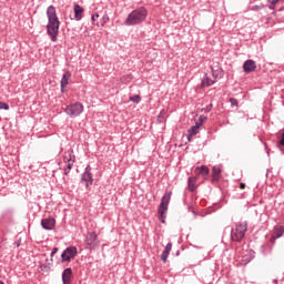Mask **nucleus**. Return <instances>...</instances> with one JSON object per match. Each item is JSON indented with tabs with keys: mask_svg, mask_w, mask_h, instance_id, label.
Returning <instances> with one entry per match:
<instances>
[{
	"mask_svg": "<svg viewBox=\"0 0 284 284\" xmlns=\"http://www.w3.org/2000/svg\"><path fill=\"white\" fill-rule=\"evenodd\" d=\"M61 92H64V89H63V88H61Z\"/></svg>",
	"mask_w": 284,
	"mask_h": 284,
	"instance_id": "nucleus-37",
	"label": "nucleus"
},
{
	"mask_svg": "<svg viewBox=\"0 0 284 284\" xmlns=\"http://www.w3.org/2000/svg\"><path fill=\"white\" fill-rule=\"evenodd\" d=\"M201 130V123L196 122L191 129H189V134L196 136V133Z\"/></svg>",
	"mask_w": 284,
	"mask_h": 284,
	"instance_id": "nucleus-19",
	"label": "nucleus"
},
{
	"mask_svg": "<svg viewBox=\"0 0 284 284\" xmlns=\"http://www.w3.org/2000/svg\"><path fill=\"white\" fill-rule=\"evenodd\" d=\"M170 256V253H165L164 251L162 252L161 255V261H163V263H168V257Z\"/></svg>",
	"mask_w": 284,
	"mask_h": 284,
	"instance_id": "nucleus-24",
	"label": "nucleus"
},
{
	"mask_svg": "<svg viewBox=\"0 0 284 284\" xmlns=\"http://www.w3.org/2000/svg\"><path fill=\"white\" fill-rule=\"evenodd\" d=\"M130 101H132L133 103H141V95L135 94L133 97H130Z\"/></svg>",
	"mask_w": 284,
	"mask_h": 284,
	"instance_id": "nucleus-23",
	"label": "nucleus"
},
{
	"mask_svg": "<svg viewBox=\"0 0 284 284\" xmlns=\"http://www.w3.org/2000/svg\"><path fill=\"white\" fill-rule=\"evenodd\" d=\"M212 172H213V181H219V179H221V168L213 166Z\"/></svg>",
	"mask_w": 284,
	"mask_h": 284,
	"instance_id": "nucleus-18",
	"label": "nucleus"
},
{
	"mask_svg": "<svg viewBox=\"0 0 284 284\" xmlns=\"http://www.w3.org/2000/svg\"><path fill=\"white\" fill-rule=\"evenodd\" d=\"M70 77H72V73H70V71H65L64 74L62 75V79L60 81V87L65 88V85H68V83H70Z\"/></svg>",
	"mask_w": 284,
	"mask_h": 284,
	"instance_id": "nucleus-13",
	"label": "nucleus"
},
{
	"mask_svg": "<svg viewBox=\"0 0 284 284\" xmlns=\"http://www.w3.org/2000/svg\"><path fill=\"white\" fill-rule=\"evenodd\" d=\"M210 110H212V104H210L207 108H206V111L210 112Z\"/></svg>",
	"mask_w": 284,
	"mask_h": 284,
	"instance_id": "nucleus-34",
	"label": "nucleus"
},
{
	"mask_svg": "<svg viewBox=\"0 0 284 284\" xmlns=\"http://www.w3.org/2000/svg\"><path fill=\"white\" fill-rule=\"evenodd\" d=\"M170 199H172V193H165L162 196L160 206H159V214L162 223H165V212H168V206L170 205Z\"/></svg>",
	"mask_w": 284,
	"mask_h": 284,
	"instance_id": "nucleus-4",
	"label": "nucleus"
},
{
	"mask_svg": "<svg viewBox=\"0 0 284 284\" xmlns=\"http://www.w3.org/2000/svg\"><path fill=\"white\" fill-rule=\"evenodd\" d=\"M166 254H170V252H172V243L169 242L163 251Z\"/></svg>",
	"mask_w": 284,
	"mask_h": 284,
	"instance_id": "nucleus-25",
	"label": "nucleus"
},
{
	"mask_svg": "<svg viewBox=\"0 0 284 284\" xmlns=\"http://www.w3.org/2000/svg\"><path fill=\"white\" fill-rule=\"evenodd\" d=\"M230 102L232 105H239V101L234 98H231Z\"/></svg>",
	"mask_w": 284,
	"mask_h": 284,
	"instance_id": "nucleus-27",
	"label": "nucleus"
},
{
	"mask_svg": "<svg viewBox=\"0 0 284 284\" xmlns=\"http://www.w3.org/2000/svg\"><path fill=\"white\" fill-rule=\"evenodd\" d=\"M278 1H281V0H271L270 2L272 3V6H276V3H278Z\"/></svg>",
	"mask_w": 284,
	"mask_h": 284,
	"instance_id": "nucleus-31",
	"label": "nucleus"
},
{
	"mask_svg": "<svg viewBox=\"0 0 284 284\" xmlns=\"http://www.w3.org/2000/svg\"><path fill=\"white\" fill-rule=\"evenodd\" d=\"M57 225V221L52 217H48V219H43L41 221V226L43 227V230H54V226Z\"/></svg>",
	"mask_w": 284,
	"mask_h": 284,
	"instance_id": "nucleus-9",
	"label": "nucleus"
},
{
	"mask_svg": "<svg viewBox=\"0 0 284 284\" xmlns=\"http://www.w3.org/2000/svg\"><path fill=\"white\" fill-rule=\"evenodd\" d=\"M0 284H3V282H2V281H0Z\"/></svg>",
	"mask_w": 284,
	"mask_h": 284,
	"instance_id": "nucleus-38",
	"label": "nucleus"
},
{
	"mask_svg": "<svg viewBox=\"0 0 284 284\" xmlns=\"http://www.w3.org/2000/svg\"><path fill=\"white\" fill-rule=\"evenodd\" d=\"M73 11H74V17L71 19H74V21H81V19H83V12H84L83 7L79 4H74Z\"/></svg>",
	"mask_w": 284,
	"mask_h": 284,
	"instance_id": "nucleus-10",
	"label": "nucleus"
},
{
	"mask_svg": "<svg viewBox=\"0 0 284 284\" xmlns=\"http://www.w3.org/2000/svg\"><path fill=\"white\" fill-rule=\"evenodd\" d=\"M81 182L84 183L87 190L94 183V179L92 178V166L87 165L84 172L81 175Z\"/></svg>",
	"mask_w": 284,
	"mask_h": 284,
	"instance_id": "nucleus-7",
	"label": "nucleus"
},
{
	"mask_svg": "<svg viewBox=\"0 0 284 284\" xmlns=\"http://www.w3.org/2000/svg\"><path fill=\"white\" fill-rule=\"evenodd\" d=\"M187 183L190 192H194L196 190V178H189Z\"/></svg>",
	"mask_w": 284,
	"mask_h": 284,
	"instance_id": "nucleus-17",
	"label": "nucleus"
},
{
	"mask_svg": "<svg viewBox=\"0 0 284 284\" xmlns=\"http://www.w3.org/2000/svg\"><path fill=\"white\" fill-rule=\"evenodd\" d=\"M193 136H194V135H193L192 133H189V134H187V140H189V141H192V138H193Z\"/></svg>",
	"mask_w": 284,
	"mask_h": 284,
	"instance_id": "nucleus-33",
	"label": "nucleus"
},
{
	"mask_svg": "<svg viewBox=\"0 0 284 284\" xmlns=\"http://www.w3.org/2000/svg\"><path fill=\"white\" fill-rule=\"evenodd\" d=\"M280 145H284V133L282 134V139L280 141Z\"/></svg>",
	"mask_w": 284,
	"mask_h": 284,
	"instance_id": "nucleus-32",
	"label": "nucleus"
},
{
	"mask_svg": "<svg viewBox=\"0 0 284 284\" xmlns=\"http://www.w3.org/2000/svg\"><path fill=\"white\" fill-rule=\"evenodd\" d=\"M65 163H67V168L64 169V175L68 176L72 168H74V161L65 162Z\"/></svg>",
	"mask_w": 284,
	"mask_h": 284,
	"instance_id": "nucleus-21",
	"label": "nucleus"
},
{
	"mask_svg": "<svg viewBox=\"0 0 284 284\" xmlns=\"http://www.w3.org/2000/svg\"><path fill=\"white\" fill-rule=\"evenodd\" d=\"M252 10H254L255 12L261 10V6H253Z\"/></svg>",
	"mask_w": 284,
	"mask_h": 284,
	"instance_id": "nucleus-30",
	"label": "nucleus"
},
{
	"mask_svg": "<svg viewBox=\"0 0 284 284\" xmlns=\"http://www.w3.org/2000/svg\"><path fill=\"white\" fill-rule=\"evenodd\" d=\"M65 114L69 116H81L83 113V104L81 102H74L65 108Z\"/></svg>",
	"mask_w": 284,
	"mask_h": 284,
	"instance_id": "nucleus-5",
	"label": "nucleus"
},
{
	"mask_svg": "<svg viewBox=\"0 0 284 284\" xmlns=\"http://www.w3.org/2000/svg\"><path fill=\"white\" fill-rule=\"evenodd\" d=\"M284 234V230H283V226H280L275 230V236L276 239H281V236H283Z\"/></svg>",
	"mask_w": 284,
	"mask_h": 284,
	"instance_id": "nucleus-22",
	"label": "nucleus"
},
{
	"mask_svg": "<svg viewBox=\"0 0 284 284\" xmlns=\"http://www.w3.org/2000/svg\"><path fill=\"white\" fill-rule=\"evenodd\" d=\"M97 233L89 232L85 237L87 245H90L91 247H97V245H99V241H97Z\"/></svg>",
	"mask_w": 284,
	"mask_h": 284,
	"instance_id": "nucleus-8",
	"label": "nucleus"
},
{
	"mask_svg": "<svg viewBox=\"0 0 284 284\" xmlns=\"http://www.w3.org/2000/svg\"><path fill=\"white\" fill-rule=\"evenodd\" d=\"M97 19H99V13H94V14L91 17V21H93V23L97 21Z\"/></svg>",
	"mask_w": 284,
	"mask_h": 284,
	"instance_id": "nucleus-28",
	"label": "nucleus"
},
{
	"mask_svg": "<svg viewBox=\"0 0 284 284\" xmlns=\"http://www.w3.org/2000/svg\"><path fill=\"white\" fill-rule=\"evenodd\" d=\"M200 121H203V115L200 116Z\"/></svg>",
	"mask_w": 284,
	"mask_h": 284,
	"instance_id": "nucleus-35",
	"label": "nucleus"
},
{
	"mask_svg": "<svg viewBox=\"0 0 284 284\" xmlns=\"http://www.w3.org/2000/svg\"><path fill=\"white\" fill-rule=\"evenodd\" d=\"M57 252H59L58 247H53L52 252H51V258L54 256V254H57Z\"/></svg>",
	"mask_w": 284,
	"mask_h": 284,
	"instance_id": "nucleus-29",
	"label": "nucleus"
},
{
	"mask_svg": "<svg viewBox=\"0 0 284 284\" xmlns=\"http://www.w3.org/2000/svg\"><path fill=\"white\" fill-rule=\"evenodd\" d=\"M247 232V222H240L235 225V229L231 230V240L241 243Z\"/></svg>",
	"mask_w": 284,
	"mask_h": 284,
	"instance_id": "nucleus-3",
	"label": "nucleus"
},
{
	"mask_svg": "<svg viewBox=\"0 0 284 284\" xmlns=\"http://www.w3.org/2000/svg\"><path fill=\"white\" fill-rule=\"evenodd\" d=\"M62 283L71 284L72 283V268L68 267L62 273Z\"/></svg>",
	"mask_w": 284,
	"mask_h": 284,
	"instance_id": "nucleus-12",
	"label": "nucleus"
},
{
	"mask_svg": "<svg viewBox=\"0 0 284 284\" xmlns=\"http://www.w3.org/2000/svg\"><path fill=\"white\" fill-rule=\"evenodd\" d=\"M243 70L246 73L254 72L256 70V62L254 60H246L243 64Z\"/></svg>",
	"mask_w": 284,
	"mask_h": 284,
	"instance_id": "nucleus-11",
	"label": "nucleus"
},
{
	"mask_svg": "<svg viewBox=\"0 0 284 284\" xmlns=\"http://www.w3.org/2000/svg\"><path fill=\"white\" fill-rule=\"evenodd\" d=\"M77 254H79L77 246L67 247L61 254L62 263H70L72 258H75Z\"/></svg>",
	"mask_w": 284,
	"mask_h": 284,
	"instance_id": "nucleus-6",
	"label": "nucleus"
},
{
	"mask_svg": "<svg viewBox=\"0 0 284 284\" xmlns=\"http://www.w3.org/2000/svg\"><path fill=\"white\" fill-rule=\"evenodd\" d=\"M214 83H216V80L205 77L201 82V88H210V85H214Z\"/></svg>",
	"mask_w": 284,
	"mask_h": 284,
	"instance_id": "nucleus-15",
	"label": "nucleus"
},
{
	"mask_svg": "<svg viewBox=\"0 0 284 284\" xmlns=\"http://www.w3.org/2000/svg\"><path fill=\"white\" fill-rule=\"evenodd\" d=\"M241 187H242V190H243V187H245V184H241Z\"/></svg>",
	"mask_w": 284,
	"mask_h": 284,
	"instance_id": "nucleus-36",
	"label": "nucleus"
},
{
	"mask_svg": "<svg viewBox=\"0 0 284 284\" xmlns=\"http://www.w3.org/2000/svg\"><path fill=\"white\" fill-rule=\"evenodd\" d=\"M47 34L50 36L51 41L57 43V38L59 37V28H61V21H59V16H57V8L54 6H49L47 9Z\"/></svg>",
	"mask_w": 284,
	"mask_h": 284,
	"instance_id": "nucleus-1",
	"label": "nucleus"
},
{
	"mask_svg": "<svg viewBox=\"0 0 284 284\" xmlns=\"http://www.w3.org/2000/svg\"><path fill=\"white\" fill-rule=\"evenodd\" d=\"M146 19L148 9H145V7H140L128 14L126 19L124 20V26H141V23H143V21Z\"/></svg>",
	"mask_w": 284,
	"mask_h": 284,
	"instance_id": "nucleus-2",
	"label": "nucleus"
},
{
	"mask_svg": "<svg viewBox=\"0 0 284 284\" xmlns=\"http://www.w3.org/2000/svg\"><path fill=\"white\" fill-rule=\"evenodd\" d=\"M196 174H202V176H207L210 174V169L205 165L195 169Z\"/></svg>",
	"mask_w": 284,
	"mask_h": 284,
	"instance_id": "nucleus-16",
	"label": "nucleus"
},
{
	"mask_svg": "<svg viewBox=\"0 0 284 284\" xmlns=\"http://www.w3.org/2000/svg\"><path fill=\"white\" fill-rule=\"evenodd\" d=\"M212 74L215 79H222L223 78V70L221 69H212Z\"/></svg>",
	"mask_w": 284,
	"mask_h": 284,
	"instance_id": "nucleus-20",
	"label": "nucleus"
},
{
	"mask_svg": "<svg viewBox=\"0 0 284 284\" xmlns=\"http://www.w3.org/2000/svg\"><path fill=\"white\" fill-rule=\"evenodd\" d=\"M0 110H10V105L6 102H0Z\"/></svg>",
	"mask_w": 284,
	"mask_h": 284,
	"instance_id": "nucleus-26",
	"label": "nucleus"
},
{
	"mask_svg": "<svg viewBox=\"0 0 284 284\" xmlns=\"http://www.w3.org/2000/svg\"><path fill=\"white\" fill-rule=\"evenodd\" d=\"M74 160H75L74 151L69 150V151H67V152L64 153V155H63V161H64V163H70V162H72V161H74Z\"/></svg>",
	"mask_w": 284,
	"mask_h": 284,
	"instance_id": "nucleus-14",
	"label": "nucleus"
}]
</instances>
